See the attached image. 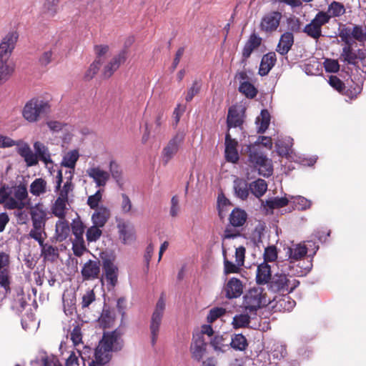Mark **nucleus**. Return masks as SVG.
Masks as SVG:
<instances>
[{
  "mask_svg": "<svg viewBox=\"0 0 366 366\" xmlns=\"http://www.w3.org/2000/svg\"><path fill=\"white\" fill-rule=\"evenodd\" d=\"M247 219L246 212L239 208H234L229 215V224L234 227H239L244 224Z\"/></svg>",
  "mask_w": 366,
  "mask_h": 366,
  "instance_id": "32",
  "label": "nucleus"
},
{
  "mask_svg": "<svg viewBox=\"0 0 366 366\" xmlns=\"http://www.w3.org/2000/svg\"><path fill=\"white\" fill-rule=\"evenodd\" d=\"M282 14L280 11H270L266 14L261 20L260 29L266 33L275 31L280 26Z\"/></svg>",
  "mask_w": 366,
  "mask_h": 366,
  "instance_id": "14",
  "label": "nucleus"
},
{
  "mask_svg": "<svg viewBox=\"0 0 366 366\" xmlns=\"http://www.w3.org/2000/svg\"><path fill=\"white\" fill-rule=\"evenodd\" d=\"M352 45V44H346V46L342 48L341 56L343 58L344 61L347 62L348 64L356 66L357 64V54L353 51Z\"/></svg>",
  "mask_w": 366,
  "mask_h": 366,
  "instance_id": "40",
  "label": "nucleus"
},
{
  "mask_svg": "<svg viewBox=\"0 0 366 366\" xmlns=\"http://www.w3.org/2000/svg\"><path fill=\"white\" fill-rule=\"evenodd\" d=\"M330 16L324 11L318 12L315 18L302 29L308 36L318 39L322 36V26L329 22Z\"/></svg>",
  "mask_w": 366,
  "mask_h": 366,
  "instance_id": "12",
  "label": "nucleus"
},
{
  "mask_svg": "<svg viewBox=\"0 0 366 366\" xmlns=\"http://www.w3.org/2000/svg\"><path fill=\"white\" fill-rule=\"evenodd\" d=\"M14 197L21 202H25L28 198V191L25 184L21 183L17 186L13 187Z\"/></svg>",
  "mask_w": 366,
  "mask_h": 366,
  "instance_id": "48",
  "label": "nucleus"
},
{
  "mask_svg": "<svg viewBox=\"0 0 366 366\" xmlns=\"http://www.w3.org/2000/svg\"><path fill=\"white\" fill-rule=\"evenodd\" d=\"M327 11L331 13V15H330V17H338L343 15L345 13V8L342 3L333 1L328 6Z\"/></svg>",
  "mask_w": 366,
  "mask_h": 366,
  "instance_id": "51",
  "label": "nucleus"
},
{
  "mask_svg": "<svg viewBox=\"0 0 366 366\" xmlns=\"http://www.w3.org/2000/svg\"><path fill=\"white\" fill-rule=\"evenodd\" d=\"M294 44V36L292 32L284 33L280 39L277 47V51L281 55L287 54Z\"/></svg>",
  "mask_w": 366,
  "mask_h": 366,
  "instance_id": "29",
  "label": "nucleus"
},
{
  "mask_svg": "<svg viewBox=\"0 0 366 366\" xmlns=\"http://www.w3.org/2000/svg\"><path fill=\"white\" fill-rule=\"evenodd\" d=\"M72 249L74 255L81 257L86 250L84 239H74L72 242Z\"/></svg>",
  "mask_w": 366,
  "mask_h": 366,
  "instance_id": "55",
  "label": "nucleus"
},
{
  "mask_svg": "<svg viewBox=\"0 0 366 366\" xmlns=\"http://www.w3.org/2000/svg\"><path fill=\"white\" fill-rule=\"evenodd\" d=\"M17 39L18 34L11 32L3 39L0 44V80L4 83L10 79L14 71V66L8 61Z\"/></svg>",
  "mask_w": 366,
  "mask_h": 366,
  "instance_id": "2",
  "label": "nucleus"
},
{
  "mask_svg": "<svg viewBox=\"0 0 366 366\" xmlns=\"http://www.w3.org/2000/svg\"><path fill=\"white\" fill-rule=\"evenodd\" d=\"M51 112L49 101L40 97H33L29 100L22 109V117L29 123H36Z\"/></svg>",
  "mask_w": 366,
  "mask_h": 366,
  "instance_id": "3",
  "label": "nucleus"
},
{
  "mask_svg": "<svg viewBox=\"0 0 366 366\" xmlns=\"http://www.w3.org/2000/svg\"><path fill=\"white\" fill-rule=\"evenodd\" d=\"M250 323V317L247 314L237 315L233 317L232 325L235 329L247 327Z\"/></svg>",
  "mask_w": 366,
  "mask_h": 366,
  "instance_id": "47",
  "label": "nucleus"
},
{
  "mask_svg": "<svg viewBox=\"0 0 366 366\" xmlns=\"http://www.w3.org/2000/svg\"><path fill=\"white\" fill-rule=\"evenodd\" d=\"M314 246V254L319 249V246L316 245L313 242L308 241L307 244H296L292 247H290L288 250L289 258L291 262L297 261L303 258L307 253L308 247Z\"/></svg>",
  "mask_w": 366,
  "mask_h": 366,
  "instance_id": "19",
  "label": "nucleus"
},
{
  "mask_svg": "<svg viewBox=\"0 0 366 366\" xmlns=\"http://www.w3.org/2000/svg\"><path fill=\"white\" fill-rule=\"evenodd\" d=\"M260 121V125L257 128V133L262 134L268 128L270 122V114L267 109H262L260 117L257 118V123Z\"/></svg>",
  "mask_w": 366,
  "mask_h": 366,
  "instance_id": "44",
  "label": "nucleus"
},
{
  "mask_svg": "<svg viewBox=\"0 0 366 366\" xmlns=\"http://www.w3.org/2000/svg\"><path fill=\"white\" fill-rule=\"evenodd\" d=\"M244 122L243 116L234 106L229 107L227 117V125L229 130L232 127H240Z\"/></svg>",
  "mask_w": 366,
  "mask_h": 366,
  "instance_id": "27",
  "label": "nucleus"
},
{
  "mask_svg": "<svg viewBox=\"0 0 366 366\" xmlns=\"http://www.w3.org/2000/svg\"><path fill=\"white\" fill-rule=\"evenodd\" d=\"M109 49L107 45H96L94 46V51L97 55L95 59H99L100 64H102L104 61V55L108 52Z\"/></svg>",
  "mask_w": 366,
  "mask_h": 366,
  "instance_id": "64",
  "label": "nucleus"
},
{
  "mask_svg": "<svg viewBox=\"0 0 366 366\" xmlns=\"http://www.w3.org/2000/svg\"><path fill=\"white\" fill-rule=\"evenodd\" d=\"M100 273L99 261L89 260L81 269V275L84 280H94L99 277Z\"/></svg>",
  "mask_w": 366,
  "mask_h": 366,
  "instance_id": "23",
  "label": "nucleus"
},
{
  "mask_svg": "<svg viewBox=\"0 0 366 366\" xmlns=\"http://www.w3.org/2000/svg\"><path fill=\"white\" fill-rule=\"evenodd\" d=\"M272 277L271 267L267 262H263L257 267L256 282L258 285L269 283Z\"/></svg>",
  "mask_w": 366,
  "mask_h": 366,
  "instance_id": "31",
  "label": "nucleus"
},
{
  "mask_svg": "<svg viewBox=\"0 0 366 366\" xmlns=\"http://www.w3.org/2000/svg\"><path fill=\"white\" fill-rule=\"evenodd\" d=\"M15 146L17 147V153L24 158L28 167L36 166L37 164V159L36 155L31 151L28 143L22 139H18Z\"/></svg>",
  "mask_w": 366,
  "mask_h": 366,
  "instance_id": "16",
  "label": "nucleus"
},
{
  "mask_svg": "<svg viewBox=\"0 0 366 366\" xmlns=\"http://www.w3.org/2000/svg\"><path fill=\"white\" fill-rule=\"evenodd\" d=\"M70 229L74 236V239H84L83 234L85 230V226L84 223L79 219H75L71 224Z\"/></svg>",
  "mask_w": 366,
  "mask_h": 366,
  "instance_id": "46",
  "label": "nucleus"
},
{
  "mask_svg": "<svg viewBox=\"0 0 366 366\" xmlns=\"http://www.w3.org/2000/svg\"><path fill=\"white\" fill-rule=\"evenodd\" d=\"M102 227L93 224L87 229L86 237L88 242H97L102 234Z\"/></svg>",
  "mask_w": 366,
  "mask_h": 366,
  "instance_id": "49",
  "label": "nucleus"
},
{
  "mask_svg": "<svg viewBox=\"0 0 366 366\" xmlns=\"http://www.w3.org/2000/svg\"><path fill=\"white\" fill-rule=\"evenodd\" d=\"M277 258V252L275 246H269L265 248L264 259L265 262H274Z\"/></svg>",
  "mask_w": 366,
  "mask_h": 366,
  "instance_id": "61",
  "label": "nucleus"
},
{
  "mask_svg": "<svg viewBox=\"0 0 366 366\" xmlns=\"http://www.w3.org/2000/svg\"><path fill=\"white\" fill-rule=\"evenodd\" d=\"M103 271L108 284L115 287L118 282V267L111 259H103Z\"/></svg>",
  "mask_w": 366,
  "mask_h": 366,
  "instance_id": "20",
  "label": "nucleus"
},
{
  "mask_svg": "<svg viewBox=\"0 0 366 366\" xmlns=\"http://www.w3.org/2000/svg\"><path fill=\"white\" fill-rule=\"evenodd\" d=\"M234 189L237 197L242 200L246 199L249 194V184L243 179H236L234 181Z\"/></svg>",
  "mask_w": 366,
  "mask_h": 366,
  "instance_id": "35",
  "label": "nucleus"
},
{
  "mask_svg": "<svg viewBox=\"0 0 366 366\" xmlns=\"http://www.w3.org/2000/svg\"><path fill=\"white\" fill-rule=\"evenodd\" d=\"M209 345L217 354L225 351L224 347L228 346L223 335L216 334L209 340Z\"/></svg>",
  "mask_w": 366,
  "mask_h": 366,
  "instance_id": "36",
  "label": "nucleus"
},
{
  "mask_svg": "<svg viewBox=\"0 0 366 366\" xmlns=\"http://www.w3.org/2000/svg\"><path fill=\"white\" fill-rule=\"evenodd\" d=\"M110 210L105 206H100L92 215V221L93 224L99 227H104L110 218Z\"/></svg>",
  "mask_w": 366,
  "mask_h": 366,
  "instance_id": "25",
  "label": "nucleus"
},
{
  "mask_svg": "<svg viewBox=\"0 0 366 366\" xmlns=\"http://www.w3.org/2000/svg\"><path fill=\"white\" fill-rule=\"evenodd\" d=\"M86 174L93 179L97 187H104L110 179L109 172L102 169L99 166L88 168Z\"/></svg>",
  "mask_w": 366,
  "mask_h": 366,
  "instance_id": "17",
  "label": "nucleus"
},
{
  "mask_svg": "<svg viewBox=\"0 0 366 366\" xmlns=\"http://www.w3.org/2000/svg\"><path fill=\"white\" fill-rule=\"evenodd\" d=\"M126 56L127 51L125 50H122L117 55L112 57L102 69V75L103 78H110L113 74L119 69L120 65L125 61L127 58Z\"/></svg>",
  "mask_w": 366,
  "mask_h": 366,
  "instance_id": "15",
  "label": "nucleus"
},
{
  "mask_svg": "<svg viewBox=\"0 0 366 366\" xmlns=\"http://www.w3.org/2000/svg\"><path fill=\"white\" fill-rule=\"evenodd\" d=\"M242 265H238V263H233L231 261H229L227 259L224 258V273L225 275H227L231 273H238L241 270Z\"/></svg>",
  "mask_w": 366,
  "mask_h": 366,
  "instance_id": "58",
  "label": "nucleus"
},
{
  "mask_svg": "<svg viewBox=\"0 0 366 366\" xmlns=\"http://www.w3.org/2000/svg\"><path fill=\"white\" fill-rule=\"evenodd\" d=\"M269 303V300L267 299L264 289L260 287L249 289L243 296L242 306L250 313L256 312L257 310L266 307Z\"/></svg>",
  "mask_w": 366,
  "mask_h": 366,
  "instance_id": "5",
  "label": "nucleus"
},
{
  "mask_svg": "<svg viewBox=\"0 0 366 366\" xmlns=\"http://www.w3.org/2000/svg\"><path fill=\"white\" fill-rule=\"evenodd\" d=\"M269 288L274 292H292L300 285V282L293 279L290 280L285 274H275L270 280Z\"/></svg>",
  "mask_w": 366,
  "mask_h": 366,
  "instance_id": "8",
  "label": "nucleus"
},
{
  "mask_svg": "<svg viewBox=\"0 0 366 366\" xmlns=\"http://www.w3.org/2000/svg\"><path fill=\"white\" fill-rule=\"evenodd\" d=\"M206 334V325H202L201 330L196 329L193 333L192 342L190 345V352L192 359L197 362L202 360L206 353V342L204 335Z\"/></svg>",
  "mask_w": 366,
  "mask_h": 366,
  "instance_id": "9",
  "label": "nucleus"
},
{
  "mask_svg": "<svg viewBox=\"0 0 366 366\" xmlns=\"http://www.w3.org/2000/svg\"><path fill=\"white\" fill-rule=\"evenodd\" d=\"M33 147L34 149V154L36 157L37 164L39 161H41L45 165L53 164L51 154L47 146L39 141H36L34 143Z\"/></svg>",
  "mask_w": 366,
  "mask_h": 366,
  "instance_id": "24",
  "label": "nucleus"
},
{
  "mask_svg": "<svg viewBox=\"0 0 366 366\" xmlns=\"http://www.w3.org/2000/svg\"><path fill=\"white\" fill-rule=\"evenodd\" d=\"M325 71L331 73H336L340 70V64L337 60L327 59L324 62Z\"/></svg>",
  "mask_w": 366,
  "mask_h": 366,
  "instance_id": "62",
  "label": "nucleus"
},
{
  "mask_svg": "<svg viewBox=\"0 0 366 366\" xmlns=\"http://www.w3.org/2000/svg\"><path fill=\"white\" fill-rule=\"evenodd\" d=\"M74 189V185L72 184V181H71V178H66V182L64 184L62 188L59 190V197L62 198L69 199V193L71 192Z\"/></svg>",
  "mask_w": 366,
  "mask_h": 366,
  "instance_id": "63",
  "label": "nucleus"
},
{
  "mask_svg": "<svg viewBox=\"0 0 366 366\" xmlns=\"http://www.w3.org/2000/svg\"><path fill=\"white\" fill-rule=\"evenodd\" d=\"M123 340L121 333L117 330L104 332L94 352V357L103 362H109L112 358V352H117L123 347Z\"/></svg>",
  "mask_w": 366,
  "mask_h": 366,
  "instance_id": "1",
  "label": "nucleus"
},
{
  "mask_svg": "<svg viewBox=\"0 0 366 366\" xmlns=\"http://www.w3.org/2000/svg\"><path fill=\"white\" fill-rule=\"evenodd\" d=\"M226 313V310L223 307H214L209 310L207 315V322H213L217 319L222 317Z\"/></svg>",
  "mask_w": 366,
  "mask_h": 366,
  "instance_id": "59",
  "label": "nucleus"
},
{
  "mask_svg": "<svg viewBox=\"0 0 366 366\" xmlns=\"http://www.w3.org/2000/svg\"><path fill=\"white\" fill-rule=\"evenodd\" d=\"M229 345L235 350L244 351L248 346V342L243 335L236 334L232 337Z\"/></svg>",
  "mask_w": 366,
  "mask_h": 366,
  "instance_id": "42",
  "label": "nucleus"
},
{
  "mask_svg": "<svg viewBox=\"0 0 366 366\" xmlns=\"http://www.w3.org/2000/svg\"><path fill=\"white\" fill-rule=\"evenodd\" d=\"M248 152V161L254 167H258V173L264 177L272 174L273 168L271 161L261 151L258 145L252 144L247 146Z\"/></svg>",
  "mask_w": 366,
  "mask_h": 366,
  "instance_id": "4",
  "label": "nucleus"
},
{
  "mask_svg": "<svg viewBox=\"0 0 366 366\" xmlns=\"http://www.w3.org/2000/svg\"><path fill=\"white\" fill-rule=\"evenodd\" d=\"M202 87V81L200 80L195 79L191 87L189 88L185 100L189 102H191L193 97L199 94Z\"/></svg>",
  "mask_w": 366,
  "mask_h": 366,
  "instance_id": "53",
  "label": "nucleus"
},
{
  "mask_svg": "<svg viewBox=\"0 0 366 366\" xmlns=\"http://www.w3.org/2000/svg\"><path fill=\"white\" fill-rule=\"evenodd\" d=\"M250 192L256 197H261L267 189V184L265 180L258 179L249 184Z\"/></svg>",
  "mask_w": 366,
  "mask_h": 366,
  "instance_id": "39",
  "label": "nucleus"
},
{
  "mask_svg": "<svg viewBox=\"0 0 366 366\" xmlns=\"http://www.w3.org/2000/svg\"><path fill=\"white\" fill-rule=\"evenodd\" d=\"M46 237H42L41 243H39L41 249V255L44 259L50 262H54L59 257L58 249L52 245L44 244V239Z\"/></svg>",
  "mask_w": 366,
  "mask_h": 366,
  "instance_id": "33",
  "label": "nucleus"
},
{
  "mask_svg": "<svg viewBox=\"0 0 366 366\" xmlns=\"http://www.w3.org/2000/svg\"><path fill=\"white\" fill-rule=\"evenodd\" d=\"M184 136L185 134L183 132H178L163 149L162 157L164 164H167L177 153L179 146L184 142Z\"/></svg>",
  "mask_w": 366,
  "mask_h": 366,
  "instance_id": "13",
  "label": "nucleus"
},
{
  "mask_svg": "<svg viewBox=\"0 0 366 366\" xmlns=\"http://www.w3.org/2000/svg\"><path fill=\"white\" fill-rule=\"evenodd\" d=\"M117 229L120 239L126 244L134 239V232L132 229L128 228L127 224L122 219L117 220Z\"/></svg>",
  "mask_w": 366,
  "mask_h": 366,
  "instance_id": "37",
  "label": "nucleus"
},
{
  "mask_svg": "<svg viewBox=\"0 0 366 366\" xmlns=\"http://www.w3.org/2000/svg\"><path fill=\"white\" fill-rule=\"evenodd\" d=\"M261 43L262 38L258 36L255 33L252 34L245 43L242 50V57L244 60L248 59L252 51L260 46Z\"/></svg>",
  "mask_w": 366,
  "mask_h": 366,
  "instance_id": "28",
  "label": "nucleus"
},
{
  "mask_svg": "<svg viewBox=\"0 0 366 366\" xmlns=\"http://www.w3.org/2000/svg\"><path fill=\"white\" fill-rule=\"evenodd\" d=\"M79 157V155L78 151L73 150L69 152L64 156L62 161L61 162V165L62 167L74 169Z\"/></svg>",
  "mask_w": 366,
  "mask_h": 366,
  "instance_id": "41",
  "label": "nucleus"
},
{
  "mask_svg": "<svg viewBox=\"0 0 366 366\" xmlns=\"http://www.w3.org/2000/svg\"><path fill=\"white\" fill-rule=\"evenodd\" d=\"M338 36L345 44H352V38L363 43L366 41V26L355 24L351 29L343 25L342 29H339Z\"/></svg>",
  "mask_w": 366,
  "mask_h": 366,
  "instance_id": "11",
  "label": "nucleus"
},
{
  "mask_svg": "<svg viewBox=\"0 0 366 366\" xmlns=\"http://www.w3.org/2000/svg\"><path fill=\"white\" fill-rule=\"evenodd\" d=\"M99 59H95L85 71L83 79L84 81H89L92 80L98 73L100 66Z\"/></svg>",
  "mask_w": 366,
  "mask_h": 366,
  "instance_id": "50",
  "label": "nucleus"
},
{
  "mask_svg": "<svg viewBox=\"0 0 366 366\" xmlns=\"http://www.w3.org/2000/svg\"><path fill=\"white\" fill-rule=\"evenodd\" d=\"M165 309V301L162 295L158 300L154 311L152 313L149 330L151 332V343L154 346L158 339L160 325L162 323L164 312Z\"/></svg>",
  "mask_w": 366,
  "mask_h": 366,
  "instance_id": "10",
  "label": "nucleus"
},
{
  "mask_svg": "<svg viewBox=\"0 0 366 366\" xmlns=\"http://www.w3.org/2000/svg\"><path fill=\"white\" fill-rule=\"evenodd\" d=\"M223 291L228 299L239 297L243 293L242 282L236 277H232L225 284Z\"/></svg>",
  "mask_w": 366,
  "mask_h": 366,
  "instance_id": "18",
  "label": "nucleus"
},
{
  "mask_svg": "<svg viewBox=\"0 0 366 366\" xmlns=\"http://www.w3.org/2000/svg\"><path fill=\"white\" fill-rule=\"evenodd\" d=\"M59 0H46L44 4L45 13L50 16H54L58 10Z\"/></svg>",
  "mask_w": 366,
  "mask_h": 366,
  "instance_id": "54",
  "label": "nucleus"
},
{
  "mask_svg": "<svg viewBox=\"0 0 366 366\" xmlns=\"http://www.w3.org/2000/svg\"><path fill=\"white\" fill-rule=\"evenodd\" d=\"M67 203L68 199L62 198L58 196L51 207L52 214L59 219H65L67 209Z\"/></svg>",
  "mask_w": 366,
  "mask_h": 366,
  "instance_id": "34",
  "label": "nucleus"
},
{
  "mask_svg": "<svg viewBox=\"0 0 366 366\" xmlns=\"http://www.w3.org/2000/svg\"><path fill=\"white\" fill-rule=\"evenodd\" d=\"M277 61L276 54L274 52H269L264 54L261 60L259 74L262 76L268 74Z\"/></svg>",
  "mask_w": 366,
  "mask_h": 366,
  "instance_id": "26",
  "label": "nucleus"
},
{
  "mask_svg": "<svg viewBox=\"0 0 366 366\" xmlns=\"http://www.w3.org/2000/svg\"><path fill=\"white\" fill-rule=\"evenodd\" d=\"M110 176L120 185L122 184V170L119 164L115 161L112 160L109 165Z\"/></svg>",
  "mask_w": 366,
  "mask_h": 366,
  "instance_id": "43",
  "label": "nucleus"
},
{
  "mask_svg": "<svg viewBox=\"0 0 366 366\" xmlns=\"http://www.w3.org/2000/svg\"><path fill=\"white\" fill-rule=\"evenodd\" d=\"M330 85L340 94L347 97L350 100L355 99L362 92V86L352 81L347 86L337 76H330L328 80Z\"/></svg>",
  "mask_w": 366,
  "mask_h": 366,
  "instance_id": "7",
  "label": "nucleus"
},
{
  "mask_svg": "<svg viewBox=\"0 0 366 366\" xmlns=\"http://www.w3.org/2000/svg\"><path fill=\"white\" fill-rule=\"evenodd\" d=\"M289 201L286 197H274L266 201V205L270 209H277L287 205Z\"/></svg>",
  "mask_w": 366,
  "mask_h": 366,
  "instance_id": "52",
  "label": "nucleus"
},
{
  "mask_svg": "<svg viewBox=\"0 0 366 366\" xmlns=\"http://www.w3.org/2000/svg\"><path fill=\"white\" fill-rule=\"evenodd\" d=\"M238 142L235 139H232L229 132L225 135V158L227 162L236 163L239 160V154L237 152Z\"/></svg>",
  "mask_w": 366,
  "mask_h": 366,
  "instance_id": "21",
  "label": "nucleus"
},
{
  "mask_svg": "<svg viewBox=\"0 0 366 366\" xmlns=\"http://www.w3.org/2000/svg\"><path fill=\"white\" fill-rule=\"evenodd\" d=\"M29 191L31 194L36 197L46 193L47 191L46 181L41 177L35 179L30 184Z\"/></svg>",
  "mask_w": 366,
  "mask_h": 366,
  "instance_id": "38",
  "label": "nucleus"
},
{
  "mask_svg": "<svg viewBox=\"0 0 366 366\" xmlns=\"http://www.w3.org/2000/svg\"><path fill=\"white\" fill-rule=\"evenodd\" d=\"M30 214L33 227L30 230L29 236L38 243H41L42 237H46L45 232L46 213L45 211L36 208L31 209Z\"/></svg>",
  "mask_w": 366,
  "mask_h": 366,
  "instance_id": "6",
  "label": "nucleus"
},
{
  "mask_svg": "<svg viewBox=\"0 0 366 366\" xmlns=\"http://www.w3.org/2000/svg\"><path fill=\"white\" fill-rule=\"evenodd\" d=\"M122 197V202H121V209L123 214H128L132 211V203L129 197V196L122 193L121 194Z\"/></svg>",
  "mask_w": 366,
  "mask_h": 366,
  "instance_id": "60",
  "label": "nucleus"
},
{
  "mask_svg": "<svg viewBox=\"0 0 366 366\" xmlns=\"http://www.w3.org/2000/svg\"><path fill=\"white\" fill-rule=\"evenodd\" d=\"M9 262V255L4 252H0V285L5 289L6 292L10 291V282L6 270Z\"/></svg>",
  "mask_w": 366,
  "mask_h": 366,
  "instance_id": "22",
  "label": "nucleus"
},
{
  "mask_svg": "<svg viewBox=\"0 0 366 366\" xmlns=\"http://www.w3.org/2000/svg\"><path fill=\"white\" fill-rule=\"evenodd\" d=\"M239 92L249 99L254 98L257 94V89L249 81H242L239 84Z\"/></svg>",
  "mask_w": 366,
  "mask_h": 366,
  "instance_id": "45",
  "label": "nucleus"
},
{
  "mask_svg": "<svg viewBox=\"0 0 366 366\" xmlns=\"http://www.w3.org/2000/svg\"><path fill=\"white\" fill-rule=\"evenodd\" d=\"M102 199V192L101 190H97L95 194L90 195L87 199V204L92 209H97L99 207V202Z\"/></svg>",
  "mask_w": 366,
  "mask_h": 366,
  "instance_id": "56",
  "label": "nucleus"
},
{
  "mask_svg": "<svg viewBox=\"0 0 366 366\" xmlns=\"http://www.w3.org/2000/svg\"><path fill=\"white\" fill-rule=\"evenodd\" d=\"M4 207L8 209H22L26 207V202H21L15 197H9L4 202Z\"/></svg>",
  "mask_w": 366,
  "mask_h": 366,
  "instance_id": "57",
  "label": "nucleus"
},
{
  "mask_svg": "<svg viewBox=\"0 0 366 366\" xmlns=\"http://www.w3.org/2000/svg\"><path fill=\"white\" fill-rule=\"evenodd\" d=\"M71 232L69 222L65 219H59L56 223L55 239L57 242L64 241Z\"/></svg>",
  "mask_w": 366,
  "mask_h": 366,
  "instance_id": "30",
  "label": "nucleus"
}]
</instances>
